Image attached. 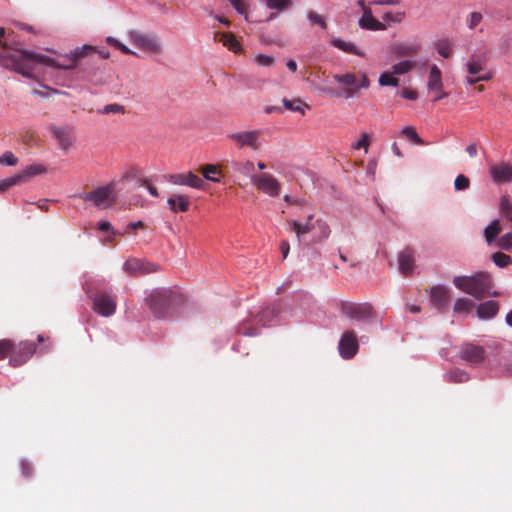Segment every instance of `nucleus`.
Segmentation results:
<instances>
[{"instance_id": "1", "label": "nucleus", "mask_w": 512, "mask_h": 512, "mask_svg": "<svg viewBox=\"0 0 512 512\" xmlns=\"http://www.w3.org/2000/svg\"><path fill=\"white\" fill-rule=\"evenodd\" d=\"M4 28L0 27V58L6 60L5 65L26 78H33L35 66L38 64L57 69L70 70L76 67L79 60L95 52L94 47L85 45L76 49L70 56L59 59L27 50L12 49L3 41Z\"/></svg>"}, {"instance_id": "2", "label": "nucleus", "mask_w": 512, "mask_h": 512, "mask_svg": "<svg viewBox=\"0 0 512 512\" xmlns=\"http://www.w3.org/2000/svg\"><path fill=\"white\" fill-rule=\"evenodd\" d=\"M454 285L463 292L476 299L491 295L492 280L489 274L480 272L473 276H457L453 279Z\"/></svg>"}, {"instance_id": "3", "label": "nucleus", "mask_w": 512, "mask_h": 512, "mask_svg": "<svg viewBox=\"0 0 512 512\" xmlns=\"http://www.w3.org/2000/svg\"><path fill=\"white\" fill-rule=\"evenodd\" d=\"M279 312L280 305L272 304L271 306L264 308L252 319L243 322L239 326L238 332L249 337L256 336L259 333V327H264L273 324L274 321L277 319Z\"/></svg>"}, {"instance_id": "4", "label": "nucleus", "mask_w": 512, "mask_h": 512, "mask_svg": "<svg viewBox=\"0 0 512 512\" xmlns=\"http://www.w3.org/2000/svg\"><path fill=\"white\" fill-rule=\"evenodd\" d=\"M178 295L170 289H155L146 298V303L155 317L164 318L177 302Z\"/></svg>"}, {"instance_id": "5", "label": "nucleus", "mask_w": 512, "mask_h": 512, "mask_svg": "<svg viewBox=\"0 0 512 512\" xmlns=\"http://www.w3.org/2000/svg\"><path fill=\"white\" fill-rule=\"evenodd\" d=\"M468 76L466 83L474 85L481 81H489L493 73L487 68L486 59L483 56L473 54L466 63Z\"/></svg>"}, {"instance_id": "6", "label": "nucleus", "mask_w": 512, "mask_h": 512, "mask_svg": "<svg viewBox=\"0 0 512 512\" xmlns=\"http://www.w3.org/2000/svg\"><path fill=\"white\" fill-rule=\"evenodd\" d=\"M300 209L303 210V217H298L293 220V231L296 233L299 242L306 244L319 218L315 217L310 206H305Z\"/></svg>"}, {"instance_id": "7", "label": "nucleus", "mask_w": 512, "mask_h": 512, "mask_svg": "<svg viewBox=\"0 0 512 512\" xmlns=\"http://www.w3.org/2000/svg\"><path fill=\"white\" fill-rule=\"evenodd\" d=\"M333 78L339 84L347 87V98L354 96L359 88H368L370 85V81L364 73L359 75L355 73L335 74Z\"/></svg>"}, {"instance_id": "8", "label": "nucleus", "mask_w": 512, "mask_h": 512, "mask_svg": "<svg viewBox=\"0 0 512 512\" xmlns=\"http://www.w3.org/2000/svg\"><path fill=\"white\" fill-rule=\"evenodd\" d=\"M341 312L346 317L358 321L369 320L376 316L372 305L369 303L343 302Z\"/></svg>"}, {"instance_id": "9", "label": "nucleus", "mask_w": 512, "mask_h": 512, "mask_svg": "<svg viewBox=\"0 0 512 512\" xmlns=\"http://www.w3.org/2000/svg\"><path fill=\"white\" fill-rule=\"evenodd\" d=\"M80 198L84 201L92 202L98 208H107L115 201L113 198V185L108 184L88 193L81 194Z\"/></svg>"}, {"instance_id": "10", "label": "nucleus", "mask_w": 512, "mask_h": 512, "mask_svg": "<svg viewBox=\"0 0 512 512\" xmlns=\"http://www.w3.org/2000/svg\"><path fill=\"white\" fill-rule=\"evenodd\" d=\"M131 42L138 48L153 53L160 54L162 52V46L157 36L141 33L132 30L128 33Z\"/></svg>"}, {"instance_id": "11", "label": "nucleus", "mask_w": 512, "mask_h": 512, "mask_svg": "<svg viewBox=\"0 0 512 512\" xmlns=\"http://www.w3.org/2000/svg\"><path fill=\"white\" fill-rule=\"evenodd\" d=\"M228 138L232 140L237 148H249L253 151H257L261 147L260 143V131L259 130H250V131H241L235 132L228 135Z\"/></svg>"}, {"instance_id": "12", "label": "nucleus", "mask_w": 512, "mask_h": 512, "mask_svg": "<svg viewBox=\"0 0 512 512\" xmlns=\"http://www.w3.org/2000/svg\"><path fill=\"white\" fill-rule=\"evenodd\" d=\"M93 301V309L101 316L109 317L116 311V300L111 294L98 291L91 296Z\"/></svg>"}, {"instance_id": "13", "label": "nucleus", "mask_w": 512, "mask_h": 512, "mask_svg": "<svg viewBox=\"0 0 512 512\" xmlns=\"http://www.w3.org/2000/svg\"><path fill=\"white\" fill-rule=\"evenodd\" d=\"M35 344L30 341H21L18 344L13 342V351L9 359V364L13 367H19L25 364L34 354Z\"/></svg>"}, {"instance_id": "14", "label": "nucleus", "mask_w": 512, "mask_h": 512, "mask_svg": "<svg viewBox=\"0 0 512 512\" xmlns=\"http://www.w3.org/2000/svg\"><path fill=\"white\" fill-rule=\"evenodd\" d=\"M123 269L128 275L137 277L156 272L159 270V266L138 258H129L125 261Z\"/></svg>"}, {"instance_id": "15", "label": "nucleus", "mask_w": 512, "mask_h": 512, "mask_svg": "<svg viewBox=\"0 0 512 512\" xmlns=\"http://www.w3.org/2000/svg\"><path fill=\"white\" fill-rule=\"evenodd\" d=\"M358 341L354 331H346L343 333L339 341V353L344 359H351L358 351Z\"/></svg>"}, {"instance_id": "16", "label": "nucleus", "mask_w": 512, "mask_h": 512, "mask_svg": "<svg viewBox=\"0 0 512 512\" xmlns=\"http://www.w3.org/2000/svg\"><path fill=\"white\" fill-rule=\"evenodd\" d=\"M251 182L254 184L259 190L264 193L269 194L270 196H275L279 194L280 186L279 183L273 178L271 175L263 173L258 176H252Z\"/></svg>"}, {"instance_id": "17", "label": "nucleus", "mask_w": 512, "mask_h": 512, "mask_svg": "<svg viewBox=\"0 0 512 512\" xmlns=\"http://www.w3.org/2000/svg\"><path fill=\"white\" fill-rule=\"evenodd\" d=\"M52 136L57 140L59 147L67 151L69 150L75 141L74 131L71 127H57L52 126L50 128Z\"/></svg>"}, {"instance_id": "18", "label": "nucleus", "mask_w": 512, "mask_h": 512, "mask_svg": "<svg viewBox=\"0 0 512 512\" xmlns=\"http://www.w3.org/2000/svg\"><path fill=\"white\" fill-rule=\"evenodd\" d=\"M486 356L485 349L482 346L473 344H466L461 348V359L469 362L472 365L479 364L484 361Z\"/></svg>"}, {"instance_id": "19", "label": "nucleus", "mask_w": 512, "mask_h": 512, "mask_svg": "<svg viewBox=\"0 0 512 512\" xmlns=\"http://www.w3.org/2000/svg\"><path fill=\"white\" fill-rule=\"evenodd\" d=\"M167 179L172 184L186 185L196 189H202L204 185L203 180L192 172L171 174Z\"/></svg>"}, {"instance_id": "20", "label": "nucleus", "mask_w": 512, "mask_h": 512, "mask_svg": "<svg viewBox=\"0 0 512 512\" xmlns=\"http://www.w3.org/2000/svg\"><path fill=\"white\" fill-rule=\"evenodd\" d=\"M331 229L329 225L322 219H318L313 227V231L308 237L307 245L320 243L330 237Z\"/></svg>"}, {"instance_id": "21", "label": "nucleus", "mask_w": 512, "mask_h": 512, "mask_svg": "<svg viewBox=\"0 0 512 512\" xmlns=\"http://www.w3.org/2000/svg\"><path fill=\"white\" fill-rule=\"evenodd\" d=\"M492 179L497 184L508 183L512 181V165L500 163L490 168Z\"/></svg>"}, {"instance_id": "22", "label": "nucleus", "mask_w": 512, "mask_h": 512, "mask_svg": "<svg viewBox=\"0 0 512 512\" xmlns=\"http://www.w3.org/2000/svg\"><path fill=\"white\" fill-rule=\"evenodd\" d=\"M359 5L364 6V2L362 0L359 1ZM359 25L363 29L367 30H384L386 27L383 23L379 22L372 15L371 9L363 7V15L359 20Z\"/></svg>"}, {"instance_id": "23", "label": "nucleus", "mask_w": 512, "mask_h": 512, "mask_svg": "<svg viewBox=\"0 0 512 512\" xmlns=\"http://www.w3.org/2000/svg\"><path fill=\"white\" fill-rule=\"evenodd\" d=\"M431 302L438 310H443L449 304L450 296L448 290L443 286H434L430 293Z\"/></svg>"}, {"instance_id": "24", "label": "nucleus", "mask_w": 512, "mask_h": 512, "mask_svg": "<svg viewBox=\"0 0 512 512\" xmlns=\"http://www.w3.org/2000/svg\"><path fill=\"white\" fill-rule=\"evenodd\" d=\"M168 208L174 212H186L190 207V199L187 195L173 194L167 199Z\"/></svg>"}, {"instance_id": "25", "label": "nucleus", "mask_w": 512, "mask_h": 512, "mask_svg": "<svg viewBox=\"0 0 512 512\" xmlns=\"http://www.w3.org/2000/svg\"><path fill=\"white\" fill-rule=\"evenodd\" d=\"M399 269L402 274L409 275L414 269V255L409 248L404 249L399 255Z\"/></svg>"}, {"instance_id": "26", "label": "nucleus", "mask_w": 512, "mask_h": 512, "mask_svg": "<svg viewBox=\"0 0 512 512\" xmlns=\"http://www.w3.org/2000/svg\"><path fill=\"white\" fill-rule=\"evenodd\" d=\"M214 39L221 42L230 51L238 52L241 49L240 43L230 32H217L215 33Z\"/></svg>"}, {"instance_id": "27", "label": "nucleus", "mask_w": 512, "mask_h": 512, "mask_svg": "<svg viewBox=\"0 0 512 512\" xmlns=\"http://www.w3.org/2000/svg\"><path fill=\"white\" fill-rule=\"evenodd\" d=\"M499 311V304L496 301L489 300L481 303L477 308V316L480 319L493 318Z\"/></svg>"}, {"instance_id": "28", "label": "nucleus", "mask_w": 512, "mask_h": 512, "mask_svg": "<svg viewBox=\"0 0 512 512\" xmlns=\"http://www.w3.org/2000/svg\"><path fill=\"white\" fill-rule=\"evenodd\" d=\"M427 86L429 91H441L443 89L442 74L436 65H432L430 68Z\"/></svg>"}, {"instance_id": "29", "label": "nucleus", "mask_w": 512, "mask_h": 512, "mask_svg": "<svg viewBox=\"0 0 512 512\" xmlns=\"http://www.w3.org/2000/svg\"><path fill=\"white\" fill-rule=\"evenodd\" d=\"M46 172V168L41 164H32L26 167L21 173L14 175L19 178V184L26 182L29 178Z\"/></svg>"}, {"instance_id": "30", "label": "nucleus", "mask_w": 512, "mask_h": 512, "mask_svg": "<svg viewBox=\"0 0 512 512\" xmlns=\"http://www.w3.org/2000/svg\"><path fill=\"white\" fill-rule=\"evenodd\" d=\"M332 45L334 47L342 50L343 52L354 54V55H357L360 57H364V53L362 51H360L355 46V44H353L352 42H348V41L342 40L340 38H334L332 40Z\"/></svg>"}, {"instance_id": "31", "label": "nucleus", "mask_w": 512, "mask_h": 512, "mask_svg": "<svg viewBox=\"0 0 512 512\" xmlns=\"http://www.w3.org/2000/svg\"><path fill=\"white\" fill-rule=\"evenodd\" d=\"M200 171L206 180L216 182V183L221 181L222 173L217 165H214V164L205 165L200 169Z\"/></svg>"}, {"instance_id": "32", "label": "nucleus", "mask_w": 512, "mask_h": 512, "mask_svg": "<svg viewBox=\"0 0 512 512\" xmlns=\"http://www.w3.org/2000/svg\"><path fill=\"white\" fill-rule=\"evenodd\" d=\"M418 50L419 46L412 43H399L393 46V53L398 57L414 55Z\"/></svg>"}, {"instance_id": "33", "label": "nucleus", "mask_w": 512, "mask_h": 512, "mask_svg": "<svg viewBox=\"0 0 512 512\" xmlns=\"http://www.w3.org/2000/svg\"><path fill=\"white\" fill-rule=\"evenodd\" d=\"M500 212L502 217L510 223L512 228V201L508 196H502L500 200Z\"/></svg>"}, {"instance_id": "34", "label": "nucleus", "mask_w": 512, "mask_h": 512, "mask_svg": "<svg viewBox=\"0 0 512 512\" xmlns=\"http://www.w3.org/2000/svg\"><path fill=\"white\" fill-rule=\"evenodd\" d=\"M416 66V63L411 60H404L399 63H396L392 66L391 72L396 75H404L408 72H410L414 67Z\"/></svg>"}, {"instance_id": "35", "label": "nucleus", "mask_w": 512, "mask_h": 512, "mask_svg": "<svg viewBox=\"0 0 512 512\" xmlns=\"http://www.w3.org/2000/svg\"><path fill=\"white\" fill-rule=\"evenodd\" d=\"M500 232H501V225H500L499 220L492 221L491 224L488 227H486V229L484 231L486 241L489 244H491L496 239V237L498 236V234Z\"/></svg>"}, {"instance_id": "36", "label": "nucleus", "mask_w": 512, "mask_h": 512, "mask_svg": "<svg viewBox=\"0 0 512 512\" xmlns=\"http://www.w3.org/2000/svg\"><path fill=\"white\" fill-rule=\"evenodd\" d=\"M234 170L238 173H241V174H244V175H248L250 176V178L252 176H255L253 174L254 172V164L252 161H243V162H236L234 164Z\"/></svg>"}, {"instance_id": "37", "label": "nucleus", "mask_w": 512, "mask_h": 512, "mask_svg": "<svg viewBox=\"0 0 512 512\" xmlns=\"http://www.w3.org/2000/svg\"><path fill=\"white\" fill-rule=\"evenodd\" d=\"M474 307V302L468 298H459L454 304V311L458 313L469 312Z\"/></svg>"}, {"instance_id": "38", "label": "nucleus", "mask_w": 512, "mask_h": 512, "mask_svg": "<svg viewBox=\"0 0 512 512\" xmlns=\"http://www.w3.org/2000/svg\"><path fill=\"white\" fill-rule=\"evenodd\" d=\"M379 85L380 86H393L397 87L399 85L398 78L392 72H383L379 77Z\"/></svg>"}, {"instance_id": "39", "label": "nucleus", "mask_w": 512, "mask_h": 512, "mask_svg": "<svg viewBox=\"0 0 512 512\" xmlns=\"http://www.w3.org/2000/svg\"><path fill=\"white\" fill-rule=\"evenodd\" d=\"M13 351V341L10 339L0 340V361L6 358L10 359L11 352Z\"/></svg>"}, {"instance_id": "40", "label": "nucleus", "mask_w": 512, "mask_h": 512, "mask_svg": "<svg viewBox=\"0 0 512 512\" xmlns=\"http://www.w3.org/2000/svg\"><path fill=\"white\" fill-rule=\"evenodd\" d=\"M492 260L493 262L503 268V267H506L507 265L511 264L512 263V258L511 256L505 254V253H502V252H496L492 255Z\"/></svg>"}, {"instance_id": "41", "label": "nucleus", "mask_w": 512, "mask_h": 512, "mask_svg": "<svg viewBox=\"0 0 512 512\" xmlns=\"http://www.w3.org/2000/svg\"><path fill=\"white\" fill-rule=\"evenodd\" d=\"M406 16L404 11L386 12L382 16V19L386 22L401 23Z\"/></svg>"}, {"instance_id": "42", "label": "nucleus", "mask_w": 512, "mask_h": 512, "mask_svg": "<svg viewBox=\"0 0 512 512\" xmlns=\"http://www.w3.org/2000/svg\"><path fill=\"white\" fill-rule=\"evenodd\" d=\"M402 135L407 137L409 140H411L415 144H418V145L424 144V141L417 134L415 128H413L411 126H407V127L403 128Z\"/></svg>"}, {"instance_id": "43", "label": "nucleus", "mask_w": 512, "mask_h": 512, "mask_svg": "<svg viewBox=\"0 0 512 512\" xmlns=\"http://www.w3.org/2000/svg\"><path fill=\"white\" fill-rule=\"evenodd\" d=\"M449 380L455 383H463L469 380V375L463 370H454L448 374Z\"/></svg>"}, {"instance_id": "44", "label": "nucleus", "mask_w": 512, "mask_h": 512, "mask_svg": "<svg viewBox=\"0 0 512 512\" xmlns=\"http://www.w3.org/2000/svg\"><path fill=\"white\" fill-rule=\"evenodd\" d=\"M106 42L109 45L114 46L115 48L120 50L123 54L136 55V53L134 51L130 50L127 46H125L124 44H122L121 42H119L117 39H115L113 37H108L106 39Z\"/></svg>"}, {"instance_id": "45", "label": "nucleus", "mask_w": 512, "mask_h": 512, "mask_svg": "<svg viewBox=\"0 0 512 512\" xmlns=\"http://www.w3.org/2000/svg\"><path fill=\"white\" fill-rule=\"evenodd\" d=\"M254 61L257 65L264 67H270L275 64V58L265 54L256 55Z\"/></svg>"}, {"instance_id": "46", "label": "nucleus", "mask_w": 512, "mask_h": 512, "mask_svg": "<svg viewBox=\"0 0 512 512\" xmlns=\"http://www.w3.org/2000/svg\"><path fill=\"white\" fill-rule=\"evenodd\" d=\"M438 53L444 57L449 58L451 55V43L448 40H441L437 43Z\"/></svg>"}, {"instance_id": "47", "label": "nucleus", "mask_w": 512, "mask_h": 512, "mask_svg": "<svg viewBox=\"0 0 512 512\" xmlns=\"http://www.w3.org/2000/svg\"><path fill=\"white\" fill-rule=\"evenodd\" d=\"M308 109H310V106L300 99H294L290 101V111L300 112L302 115H304L305 111Z\"/></svg>"}, {"instance_id": "48", "label": "nucleus", "mask_w": 512, "mask_h": 512, "mask_svg": "<svg viewBox=\"0 0 512 512\" xmlns=\"http://www.w3.org/2000/svg\"><path fill=\"white\" fill-rule=\"evenodd\" d=\"M470 186V180L463 174H460L456 177L454 181V187L456 191L466 190Z\"/></svg>"}, {"instance_id": "49", "label": "nucleus", "mask_w": 512, "mask_h": 512, "mask_svg": "<svg viewBox=\"0 0 512 512\" xmlns=\"http://www.w3.org/2000/svg\"><path fill=\"white\" fill-rule=\"evenodd\" d=\"M308 18L312 24L318 25L321 29L325 30L327 28V23L324 17L317 12L311 11L308 14Z\"/></svg>"}, {"instance_id": "50", "label": "nucleus", "mask_w": 512, "mask_h": 512, "mask_svg": "<svg viewBox=\"0 0 512 512\" xmlns=\"http://www.w3.org/2000/svg\"><path fill=\"white\" fill-rule=\"evenodd\" d=\"M124 112H125L124 106L117 104V103L108 104V105L104 106L103 109L100 111V113H102V114H111V113L117 114V113H124Z\"/></svg>"}, {"instance_id": "51", "label": "nucleus", "mask_w": 512, "mask_h": 512, "mask_svg": "<svg viewBox=\"0 0 512 512\" xmlns=\"http://www.w3.org/2000/svg\"><path fill=\"white\" fill-rule=\"evenodd\" d=\"M17 162V157H15V155L10 151H6L2 156H0V164L2 165L15 166Z\"/></svg>"}, {"instance_id": "52", "label": "nucleus", "mask_w": 512, "mask_h": 512, "mask_svg": "<svg viewBox=\"0 0 512 512\" xmlns=\"http://www.w3.org/2000/svg\"><path fill=\"white\" fill-rule=\"evenodd\" d=\"M17 184H19V178H15L14 176L0 180V193L5 192L10 187Z\"/></svg>"}, {"instance_id": "53", "label": "nucleus", "mask_w": 512, "mask_h": 512, "mask_svg": "<svg viewBox=\"0 0 512 512\" xmlns=\"http://www.w3.org/2000/svg\"><path fill=\"white\" fill-rule=\"evenodd\" d=\"M269 9L283 11L288 6V0H266Z\"/></svg>"}, {"instance_id": "54", "label": "nucleus", "mask_w": 512, "mask_h": 512, "mask_svg": "<svg viewBox=\"0 0 512 512\" xmlns=\"http://www.w3.org/2000/svg\"><path fill=\"white\" fill-rule=\"evenodd\" d=\"M498 246L504 250H510L512 248V234L507 233L501 236L498 240Z\"/></svg>"}, {"instance_id": "55", "label": "nucleus", "mask_w": 512, "mask_h": 512, "mask_svg": "<svg viewBox=\"0 0 512 512\" xmlns=\"http://www.w3.org/2000/svg\"><path fill=\"white\" fill-rule=\"evenodd\" d=\"M229 1L239 14L245 15L247 17L246 4H245L244 0H229Z\"/></svg>"}, {"instance_id": "56", "label": "nucleus", "mask_w": 512, "mask_h": 512, "mask_svg": "<svg viewBox=\"0 0 512 512\" xmlns=\"http://www.w3.org/2000/svg\"><path fill=\"white\" fill-rule=\"evenodd\" d=\"M368 147H369V138H368V134H363L362 138L360 140H358L354 145H353V148L356 149V150H359V149H362L364 148L365 151L367 152L368 150Z\"/></svg>"}, {"instance_id": "57", "label": "nucleus", "mask_w": 512, "mask_h": 512, "mask_svg": "<svg viewBox=\"0 0 512 512\" xmlns=\"http://www.w3.org/2000/svg\"><path fill=\"white\" fill-rule=\"evenodd\" d=\"M482 20V15L479 12H472L469 18V28L474 29Z\"/></svg>"}, {"instance_id": "58", "label": "nucleus", "mask_w": 512, "mask_h": 512, "mask_svg": "<svg viewBox=\"0 0 512 512\" xmlns=\"http://www.w3.org/2000/svg\"><path fill=\"white\" fill-rule=\"evenodd\" d=\"M21 469H22V474L26 477H30L32 475V472H33V466L30 462L28 461H22L21 462Z\"/></svg>"}, {"instance_id": "59", "label": "nucleus", "mask_w": 512, "mask_h": 512, "mask_svg": "<svg viewBox=\"0 0 512 512\" xmlns=\"http://www.w3.org/2000/svg\"><path fill=\"white\" fill-rule=\"evenodd\" d=\"M401 95L405 99L412 100V101L416 100L417 97H418V94H417V92L415 90H411V89H408V88H404L401 91Z\"/></svg>"}, {"instance_id": "60", "label": "nucleus", "mask_w": 512, "mask_h": 512, "mask_svg": "<svg viewBox=\"0 0 512 512\" xmlns=\"http://www.w3.org/2000/svg\"><path fill=\"white\" fill-rule=\"evenodd\" d=\"M145 224L142 221L131 222L127 225L124 233H129L132 229L144 228Z\"/></svg>"}, {"instance_id": "61", "label": "nucleus", "mask_w": 512, "mask_h": 512, "mask_svg": "<svg viewBox=\"0 0 512 512\" xmlns=\"http://www.w3.org/2000/svg\"><path fill=\"white\" fill-rule=\"evenodd\" d=\"M374 5H398L399 0H374L372 2Z\"/></svg>"}, {"instance_id": "62", "label": "nucleus", "mask_w": 512, "mask_h": 512, "mask_svg": "<svg viewBox=\"0 0 512 512\" xmlns=\"http://www.w3.org/2000/svg\"><path fill=\"white\" fill-rule=\"evenodd\" d=\"M97 225L98 229L104 232L110 231L112 229V225L108 221H99Z\"/></svg>"}, {"instance_id": "63", "label": "nucleus", "mask_w": 512, "mask_h": 512, "mask_svg": "<svg viewBox=\"0 0 512 512\" xmlns=\"http://www.w3.org/2000/svg\"><path fill=\"white\" fill-rule=\"evenodd\" d=\"M143 185H147L148 191H149V193H150L152 196H154V197H158V195H159V194H158V190H157V188H156V187H154V186H152V185L148 184V181H147V180H144V181H143Z\"/></svg>"}, {"instance_id": "64", "label": "nucleus", "mask_w": 512, "mask_h": 512, "mask_svg": "<svg viewBox=\"0 0 512 512\" xmlns=\"http://www.w3.org/2000/svg\"><path fill=\"white\" fill-rule=\"evenodd\" d=\"M466 152L469 154L470 157H475L477 155V147L475 144H471L467 146Z\"/></svg>"}]
</instances>
